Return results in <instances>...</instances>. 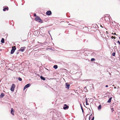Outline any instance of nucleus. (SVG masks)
I'll use <instances>...</instances> for the list:
<instances>
[{"label":"nucleus","instance_id":"1","mask_svg":"<svg viewBox=\"0 0 120 120\" xmlns=\"http://www.w3.org/2000/svg\"><path fill=\"white\" fill-rule=\"evenodd\" d=\"M15 87V85L14 84H12L11 88V90L12 91H14Z\"/></svg>","mask_w":120,"mask_h":120},{"label":"nucleus","instance_id":"2","mask_svg":"<svg viewBox=\"0 0 120 120\" xmlns=\"http://www.w3.org/2000/svg\"><path fill=\"white\" fill-rule=\"evenodd\" d=\"M16 49V48L15 46H14L13 47H12V49H11V54H13L15 52Z\"/></svg>","mask_w":120,"mask_h":120},{"label":"nucleus","instance_id":"3","mask_svg":"<svg viewBox=\"0 0 120 120\" xmlns=\"http://www.w3.org/2000/svg\"><path fill=\"white\" fill-rule=\"evenodd\" d=\"M31 85V84L30 83H29L26 85L24 87V90H25L26 88L29 87V86H30Z\"/></svg>","mask_w":120,"mask_h":120},{"label":"nucleus","instance_id":"4","mask_svg":"<svg viewBox=\"0 0 120 120\" xmlns=\"http://www.w3.org/2000/svg\"><path fill=\"white\" fill-rule=\"evenodd\" d=\"M69 108V106L67 105L66 104H64V106L63 107V109H68Z\"/></svg>","mask_w":120,"mask_h":120},{"label":"nucleus","instance_id":"5","mask_svg":"<svg viewBox=\"0 0 120 120\" xmlns=\"http://www.w3.org/2000/svg\"><path fill=\"white\" fill-rule=\"evenodd\" d=\"M70 85L67 83H66L65 84V88H66L69 89L70 87Z\"/></svg>","mask_w":120,"mask_h":120},{"label":"nucleus","instance_id":"6","mask_svg":"<svg viewBox=\"0 0 120 120\" xmlns=\"http://www.w3.org/2000/svg\"><path fill=\"white\" fill-rule=\"evenodd\" d=\"M38 22L40 23H42L43 22V21L39 17H38Z\"/></svg>","mask_w":120,"mask_h":120},{"label":"nucleus","instance_id":"7","mask_svg":"<svg viewBox=\"0 0 120 120\" xmlns=\"http://www.w3.org/2000/svg\"><path fill=\"white\" fill-rule=\"evenodd\" d=\"M51 12L50 11H47L46 13V14L48 15H50L51 14Z\"/></svg>","mask_w":120,"mask_h":120},{"label":"nucleus","instance_id":"8","mask_svg":"<svg viewBox=\"0 0 120 120\" xmlns=\"http://www.w3.org/2000/svg\"><path fill=\"white\" fill-rule=\"evenodd\" d=\"M25 48V47H21L19 50L20 51L23 52L24 51V50Z\"/></svg>","mask_w":120,"mask_h":120},{"label":"nucleus","instance_id":"9","mask_svg":"<svg viewBox=\"0 0 120 120\" xmlns=\"http://www.w3.org/2000/svg\"><path fill=\"white\" fill-rule=\"evenodd\" d=\"M8 10V7H5L4 8H3V11H5L6 10Z\"/></svg>","mask_w":120,"mask_h":120},{"label":"nucleus","instance_id":"10","mask_svg":"<svg viewBox=\"0 0 120 120\" xmlns=\"http://www.w3.org/2000/svg\"><path fill=\"white\" fill-rule=\"evenodd\" d=\"M14 111L13 110V109L12 108H11V113L13 115H14L13 113H14Z\"/></svg>","mask_w":120,"mask_h":120},{"label":"nucleus","instance_id":"11","mask_svg":"<svg viewBox=\"0 0 120 120\" xmlns=\"http://www.w3.org/2000/svg\"><path fill=\"white\" fill-rule=\"evenodd\" d=\"M4 94L3 93H2L0 95V97L1 98H2L4 96Z\"/></svg>","mask_w":120,"mask_h":120},{"label":"nucleus","instance_id":"12","mask_svg":"<svg viewBox=\"0 0 120 120\" xmlns=\"http://www.w3.org/2000/svg\"><path fill=\"white\" fill-rule=\"evenodd\" d=\"M112 99V97H110V98H109V100L107 101V102L109 103H110L111 102V101Z\"/></svg>","mask_w":120,"mask_h":120},{"label":"nucleus","instance_id":"13","mask_svg":"<svg viewBox=\"0 0 120 120\" xmlns=\"http://www.w3.org/2000/svg\"><path fill=\"white\" fill-rule=\"evenodd\" d=\"M101 108V105H99L98 107V110H100Z\"/></svg>","mask_w":120,"mask_h":120},{"label":"nucleus","instance_id":"14","mask_svg":"<svg viewBox=\"0 0 120 120\" xmlns=\"http://www.w3.org/2000/svg\"><path fill=\"white\" fill-rule=\"evenodd\" d=\"M40 78L41 79L43 80H45V78H44V77L42 76H40Z\"/></svg>","mask_w":120,"mask_h":120},{"label":"nucleus","instance_id":"15","mask_svg":"<svg viewBox=\"0 0 120 120\" xmlns=\"http://www.w3.org/2000/svg\"><path fill=\"white\" fill-rule=\"evenodd\" d=\"M34 34L35 35L37 36L38 34V31L37 30L35 31L34 32Z\"/></svg>","mask_w":120,"mask_h":120},{"label":"nucleus","instance_id":"16","mask_svg":"<svg viewBox=\"0 0 120 120\" xmlns=\"http://www.w3.org/2000/svg\"><path fill=\"white\" fill-rule=\"evenodd\" d=\"M1 42L2 43H4V39L3 38H2L1 41Z\"/></svg>","mask_w":120,"mask_h":120},{"label":"nucleus","instance_id":"17","mask_svg":"<svg viewBox=\"0 0 120 120\" xmlns=\"http://www.w3.org/2000/svg\"><path fill=\"white\" fill-rule=\"evenodd\" d=\"M57 68V66L56 65H55L53 66V68L55 69H56Z\"/></svg>","mask_w":120,"mask_h":120},{"label":"nucleus","instance_id":"18","mask_svg":"<svg viewBox=\"0 0 120 120\" xmlns=\"http://www.w3.org/2000/svg\"><path fill=\"white\" fill-rule=\"evenodd\" d=\"M85 102L86 105H89V104L87 103V98H86Z\"/></svg>","mask_w":120,"mask_h":120},{"label":"nucleus","instance_id":"19","mask_svg":"<svg viewBox=\"0 0 120 120\" xmlns=\"http://www.w3.org/2000/svg\"><path fill=\"white\" fill-rule=\"evenodd\" d=\"M18 80H19L20 81H22V78L20 77H19V78H18Z\"/></svg>","mask_w":120,"mask_h":120},{"label":"nucleus","instance_id":"20","mask_svg":"<svg viewBox=\"0 0 120 120\" xmlns=\"http://www.w3.org/2000/svg\"><path fill=\"white\" fill-rule=\"evenodd\" d=\"M92 116V114H91V115H90V116H89V120H90V119H91V118Z\"/></svg>","mask_w":120,"mask_h":120},{"label":"nucleus","instance_id":"21","mask_svg":"<svg viewBox=\"0 0 120 120\" xmlns=\"http://www.w3.org/2000/svg\"><path fill=\"white\" fill-rule=\"evenodd\" d=\"M35 20L36 21H38V17H36L35 19Z\"/></svg>","mask_w":120,"mask_h":120},{"label":"nucleus","instance_id":"22","mask_svg":"<svg viewBox=\"0 0 120 120\" xmlns=\"http://www.w3.org/2000/svg\"><path fill=\"white\" fill-rule=\"evenodd\" d=\"M95 60V59L94 58H92L91 59V61H94Z\"/></svg>","mask_w":120,"mask_h":120},{"label":"nucleus","instance_id":"23","mask_svg":"<svg viewBox=\"0 0 120 120\" xmlns=\"http://www.w3.org/2000/svg\"><path fill=\"white\" fill-rule=\"evenodd\" d=\"M115 52H113L112 54V55L113 56H115Z\"/></svg>","mask_w":120,"mask_h":120},{"label":"nucleus","instance_id":"24","mask_svg":"<svg viewBox=\"0 0 120 120\" xmlns=\"http://www.w3.org/2000/svg\"><path fill=\"white\" fill-rule=\"evenodd\" d=\"M117 42L120 45V42L119 41H117Z\"/></svg>","mask_w":120,"mask_h":120},{"label":"nucleus","instance_id":"25","mask_svg":"<svg viewBox=\"0 0 120 120\" xmlns=\"http://www.w3.org/2000/svg\"><path fill=\"white\" fill-rule=\"evenodd\" d=\"M34 16H35V17H36V14L35 13H34Z\"/></svg>","mask_w":120,"mask_h":120},{"label":"nucleus","instance_id":"26","mask_svg":"<svg viewBox=\"0 0 120 120\" xmlns=\"http://www.w3.org/2000/svg\"><path fill=\"white\" fill-rule=\"evenodd\" d=\"M80 105L81 106V109H83V108H82V107L81 104H80Z\"/></svg>","mask_w":120,"mask_h":120},{"label":"nucleus","instance_id":"27","mask_svg":"<svg viewBox=\"0 0 120 120\" xmlns=\"http://www.w3.org/2000/svg\"><path fill=\"white\" fill-rule=\"evenodd\" d=\"M37 52L35 53H34V55L35 56H36V55H37Z\"/></svg>","mask_w":120,"mask_h":120},{"label":"nucleus","instance_id":"28","mask_svg":"<svg viewBox=\"0 0 120 120\" xmlns=\"http://www.w3.org/2000/svg\"><path fill=\"white\" fill-rule=\"evenodd\" d=\"M94 117H93L91 119V120H94Z\"/></svg>","mask_w":120,"mask_h":120},{"label":"nucleus","instance_id":"29","mask_svg":"<svg viewBox=\"0 0 120 120\" xmlns=\"http://www.w3.org/2000/svg\"><path fill=\"white\" fill-rule=\"evenodd\" d=\"M119 88V86H117V87H116V88L118 89Z\"/></svg>","mask_w":120,"mask_h":120},{"label":"nucleus","instance_id":"30","mask_svg":"<svg viewBox=\"0 0 120 120\" xmlns=\"http://www.w3.org/2000/svg\"><path fill=\"white\" fill-rule=\"evenodd\" d=\"M105 87H108V85H106L105 86Z\"/></svg>","mask_w":120,"mask_h":120},{"label":"nucleus","instance_id":"31","mask_svg":"<svg viewBox=\"0 0 120 120\" xmlns=\"http://www.w3.org/2000/svg\"><path fill=\"white\" fill-rule=\"evenodd\" d=\"M82 112H83V109H82Z\"/></svg>","mask_w":120,"mask_h":120},{"label":"nucleus","instance_id":"32","mask_svg":"<svg viewBox=\"0 0 120 120\" xmlns=\"http://www.w3.org/2000/svg\"><path fill=\"white\" fill-rule=\"evenodd\" d=\"M113 38V36H112V38Z\"/></svg>","mask_w":120,"mask_h":120},{"label":"nucleus","instance_id":"33","mask_svg":"<svg viewBox=\"0 0 120 120\" xmlns=\"http://www.w3.org/2000/svg\"><path fill=\"white\" fill-rule=\"evenodd\" d=\"M116 87H114V88H115V89H116Z\"/></svg>","mask_w":120,"mask_h":120},{"label":"nucleus","instance_id":"34","mask_svg":"<svg viewBox=\"0 0 120 120\" xmlns=\"http://www.w3.org/2000/svg\"><path fill=\"white\" fill-rule=\"evenodd\" d=\"M24 119L25 120H26V118H24Z\"/></svg>","mask_w":120,"mask_h":120},{"label":"nucleus","instance_id":"35","mask_svg":"<svg viewBox=\"0 0 120 120\" xmlns=\"http://www.w3.org/2000/svg\"><path fill=\"white\" fill-rule=\"evenodd\" d=\"M106 33H108V31H106Z\"/></svg>","mask_w":120,"mask_h":120},{"label":"nucleus","instance_id":"36","mask_svg":"<svg viewBox=\"0 0 120 120\" xmlns=\"http://www.w3.org/2000/svg\"><path fill=\"white\" fill-rule=\"evenodd\" d=\"M114 34L115 35H116V33H115Z\"/></svg>","mask_w":120,"mask_h":120},{"label":"nucleus","instance_id":"37","mask_svg":"<svg viewBox=\"0 0 120 120\" xmlns=\"http://www.w3.org/2000/svg\"><path fill=\"white\" fill-rule=\"evenodd\" d=\"M101 26L102 27V28L103 27L101 26Z\"/></svg>","mask_w":120,"mask_h":120},{"label":"nucleus","instance_id":"38","mask_svg":"<svg viewBox=\"0 0 120 120\" xmlns=\"http://www.w3.org/2000/svg\"><path fill=\"white\" fill-rule=\"evenodd\" d=\"M88 109H89L90 110V109L89 108H88Z\"/></svg>","mask_w":120,"mask_h":120},{"label":"nucleus","instance_id":"39","mask_svg":"<svg viewBox=\"0 0 120 120\" xmlns=\"http://www.w3.org/2000/svg\"><path fill=\"white\" fill-rule=\"evenodd\" d=\"M119 39H120V37H119Z\"/></svg>","mask_w":120,"mask_h":120},{"label":"nucleus","instance_id":"40","mask_svg":"<svg viewBox=\"0 0 120 120\" xmlns=\"http://www.w3.org/2000/svg\"><path fill=\"white\" fill-rule=\"evenodd\" d=\"M114 86V85H113V86Z\"/></svg>","mask_w":120,"mask_h":120}]
</instances>
